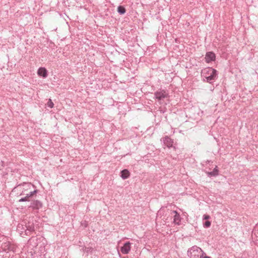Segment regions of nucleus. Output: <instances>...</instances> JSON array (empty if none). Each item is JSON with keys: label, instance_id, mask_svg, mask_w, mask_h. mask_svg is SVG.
<instances>
[{"label": "nucleus", "instance_id": "obj_1", "mask_svg": "<svg viewBox=\"0 0 258 258\" xmlns=\"http://www.w3.org/2000/svg\"><path fill=\"white\" fill-rule=\"evenodd\" d=\"M202 76L204 78V81L212 83L217 78V71L212 68H206L202 70Z\"/></svg>", "mask_w": 258, "mask_h": 258}, {"label": "nucleus", "instance_id": "obj_2", "mask_svg": "<svg viewBox=\"0 0 258 258\" xmlns=\"http://www.w3.org/2000/svg\"><path fill=\"white\" fill-rule=\"evenodd\" d=\"M16 188L21 191V195L33 196L37 192L35 186L31 183H24L18 185Z\"/></svg>", "mask_w": 258, "mask_h": 258}, {"label": "nucleus", "instance_id": "obj_3", "mask_svg": "<svg viewBox=\"0 0 258 258\" xmlns=\"http://www.w3.org/2000/svg\"><path fill=\"white\" fill-rule=\"evenodd\" d=\"M155 98L156 99L159 104L162 105L164 103L165 99L169 98L168 93L165 90L159 89L154 93Z\"/></svg>", "mask_w": 258, "mask_h": 258}, {"label": "nucleus", "instance_id": "obj_4", "mask_svg": "<svg viewBox=\"0 0 258 258\" xmlns=\"http://www.w3.org/2000/svg\"><path fill=\"white\" fill-rule=\"evenodd\" d=\"M203 254V250L199 247L195 245L189 248L187 250V255L189 258H199Z\"/></svg>", "mask_w": 258, "mask_h": 258}, {"label": "nucleus", "instance_id": "obj_5", "mask_svg": "<svg viewBox=\"0 0 258 258\" xmlns=\"http://www.w3.org/2000/svg\"><path fill=\"white\" fill-rule=\"evenodd\" d=\"M2 248L5 251L9 250L15 251L16 247L14 244L11 243L9 241H7L2 244Z\"/></svg>", "mask_w": 258, "mask_h": 258}, {"label": "nucleus", "instance_id": "obj_6", "mask_svg": "<svg viewBox=\"0 0 258 258\" xmlns=\"http://www.w3.org/2000/svg\"><path fill=\"white\" fill-rule=\"evenodd\" d=\"M171 215H173V223L177 225H180L181 219L179 214L176 211H173L171 212Z\"/></svg>", "mask_w": 258, "mask_h": 258}, {"label": "nucleus", "instance_id": "obj_7", "mask_svg": "<svg viewBox=\"0 0 258 258\" xmlns=\"http://www.w3.org/2000/svg\"><path fill=\"white\" fill-rule=\"evenodd\" d=\"M25 228H24V230L26 235H29L32 232L34 231V225L33 223H28L25 225Z\"/></svg>", "mask_w": 258, "mask_h": 258}, {"label": "nucleus", "instance_id": "obj_8", "mask_svg": "<svg viewBox=\"0 0 258 258\" xmlns=\"http://www.w3.org/2000/svg\"><path fill=\"white\" fill-rule=\"evenodd\" d=\"M205 58L206 61L209 63L215 60L216 56L214 52L210 51L206 53Z\"/></svg>", "mask_w": 258, "mask_h": 258}, {"label": "nucleus", "instance_id": "obj_9", "mask_svg": "<svg viewBox=\"0 0 258 258\" xmlns=\"http://www.w3.org/2000/svg\"><path fill=\"white\" fill-rule=\"evenodd\" d=\"M131 249V243L130 242L125 243L123 246L120 248V251L123 254H127Z\"/></svg>", "mask_w": 258, "mask_h": 258}, {"label": "nucleus", "instance_id": "obj_10", "mask_svg": "<svg viewBox=\"0 0 258 258\" xmlns=\"http://www.w3.org/2000/svg\"><path fill=\"white\" fill-rule=\"evenodd\" d=\"M164 144L168 148H171L173 144V140L168 136H166L163 138Z\"/></svg>", "mask_w": 258, "mask_h": 258}, {"label": "nucleus", "instance_id": "obj_11", "mask_svg": "<svg viewBox=\"0 0 258 258\" xmlns=\"http://www.w3.org/2000/svg\"><path fill=\"white\" fill-rule=\"evenodd\" d=\"M37 74L39 76L44 78H46L47 77V71L45 68H40L38 70Z\"/></svg>", "mask_w": 258, "mask_h": 258}, {"label": "nucleus", "instance_id": "obj_12", "mask_svg": "<svg viewBox=\"0 0 258 258\" xmlns=\"http://www.w3.org/2000/svg\"><path fill=\"white\" fill-rule=\"evenodd\" d=\"M42 203L39 201H35L33 203H32L31 207L33 209H39L42 207Z\"/></svg>", "mask_w": 258, "mask_h": 258}, {"label": "nucleus", "instance_id": "obj_13", "mask_svg": "<svg viewBox=\"0 0 258 258\" xmlns=\"http://www.w3.org/2000/svg\"><path fill=\"white\" fill-rule=\"evenodd\" d=\"M130 175V173L129 171L127 169H124L122 170L120 172V176L123 179H125L128 178Z\"/></svg>", "mask_w": 258, "mask_h": 258}, {"label": "nucleus", "instance_id": "obj_14", "mask_svg": "<svg viewBox=\"0 0 258 258\" xmlns=\"http://www.w3.org/2000/svg\"><path fill=\"white\" fill-rule=\"evenodd\" d=\"M37 238L35 237H32L29 240L28 243L29 245H31L32 247H36L37 245Z\"/></svg>", "mask_w": 258, "mask_h": 258}, {"label": "nucleus", "instance_id": "obj_15", "mask_svg": "<svg viewBox=\"0 0 258 258\" xmlns=\"http://www.w3.org/2000/svg\"><path fill=\"white\" fill-rule=\"evenodd\" d=\"M252 236V238L256 241H258V224L255 226L253 231Z\"/></svg>", "mask_w": 258, "mask_h": 258}, {"label": "nucleus", "instance_id": "obj_16", "mask_svg": "<svg viewBox=\"0 0 258 258\" xmlns=\"http://www.w3.org/2000/svg\"><path fill=\"white\" fill-rule=\"evenodd\" d=\"M219 174V170L217 168V166H216L213 170L211 172H208V174L209 176H216Z\"/></svg>", "mask_w": 258, "mask_h": 258}, {"label": "nucleus", "instance_id": "obj_17", "mask_svg": "<svg viewBox=\"0 0 258 258\" xmlns=\"http://www.w3.org/2000/svg\"><path fill=\"white\" fill-rule=\"evenodd\" d=\"M125 9L122 6H119L117 8V12L120 14H124L125 13Z\"/></svg>", "mask_w": 258, "mask_h": 258}, {"label": "nucleus", "instance_id": "obj_18", "mask_svg": "<svg viewBox=\"0 0 258 258\" xmlns=\"http://www.w3.org/2000/svg\"><path fill=\"white\" fill-rule=\"evenodd\" d=\"M211 222L208 220L203 223V226L205 228H209L211 226Z\"/></svg>", "mask_w": 258, "mask_h": 258}, {"label": "nucleus", "instance_id": "obj_19", "mask_svg": "<svg viewBox=\"0 0 258 258\" xmlns=\"http://www.w3.org/2000/svg\"><path fill=\"white\" fill-rule=\"evenodd\" d=\"M47 104V106L51 108H53L54 106V104L51 99H48Z\"/></svg>", "mask_w": 258, "mask_h": 258}, {"label": "nucleus", "instance_id": "obj_20", "mask_svg": "<svg viewBox=\"0 0 258 258\" xmlns=\"http://www.w3.org/2000/svg\"><path fill=\"white\" fill-rule=\"evenodd\" d=\"M32 196H26L24 198H21V199L19 200V202H24V201H28V198L29 197H31Z\"/></svg>", "mask_w": 258, "mask_h": 258}, {"label": "nucleus", "instance_id": "obj_21", "mask_svg": "<svg viewBox=\"0 0 258 258\" xmlns=\"http://www.w3.org/2000/svg\"><path fill=\"white\" fill-rule=\"evenodd\" d=\"M23 228V225H21V224H19L18 225V227H17V229L18 231H19L20 232H21V234L22 235L23 234V231H21V229H22Z\"/></svg>", "mask_w": 258, "mask_h": 258}, {"label": "nucleus", "instance_id": "obj_22", "mask_svg": "<svg viewBox=\"0 0 258 258\" xmlns=\"http://www.w3.org/2000/svg\"><path fill=\"white\" fill-rule=\"evenodd\" d=\"M201 256H199V258H211V257L207 256L206 253L203 251V254H201Z\"/></svg>", "mask_w": 258, "mask_h": 258}, {"label": "nucleus", "instance_id": "obj_23", "mask_svg": "<svg viewBox=\"0 0 258 258\" xmlns=\"http://www.w3.org/2000/svg\"><path fill=\"white\" fill-rule=\"evenodd\" d=\"M210 218V216L208 215L205 214L203 215V220H209Z\"/></svg>", "mask_w": 258, "mask_h": 258}]
</instances>
